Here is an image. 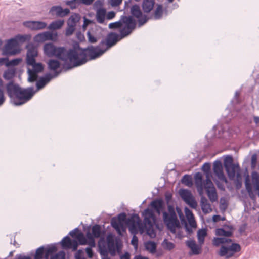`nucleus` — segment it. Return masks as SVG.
I'll return each mask as SVG.
<instances>
[{
  "label": "nucleus",
  "instance_id": "63",
  "mask_svg": "<svg viewBox=\"0 0 259 259\" xmlns=\"http://www.w3.org/2000/svg\"><path fill=\"white\" fill-rule=\"evenodd\" d=\"M122 0H110V3L112 6H118L121 4Z\"/></svg>",
  "mask_w": 259,
  "mask_h": 259
},
{
  "label": "nucleus",
  "instance_id": "41",
  "mask_svg": "<svg viewBox=\"0 0 259 259\" xmlns=\"http://www.w3.org/2000/svg\"><path fill=\"white\" fill-rule=\"evenodd\" d=\"M161 245L163 248L167 250H170L175 247V245L174 243L169 241L167 239H165L162 242Z\"/></svg>",
  "mask_w": 259,
  "mask_h": 259
},
{
  "label": "nucleus",
  "instance_id": "62",
  "mask_svg": "<svg viewBox=\"0 0 259 259\" xmlns=\"http://www.w3.org/2000/svg\"><path fill=\"white\" fill-rule=\"evenodd\" d=\"M185 213L187 219L194 217L192 211L187 207L185 208Z\"/></svg>",
  "mask_w": 259,
  "mask_h": 259
},
{
  "label": "nucleus",
  "instance_id": "4",
  "mask_svg": "<svg viewBox=\"0 0 259 259\" xmlns=\"http://www.w3.org/2000/svg\"><path fill=\"white\" fill-rule=\"evenodd\" d=\"M123 21L127 24L124 29H120V34L112 32L107 35L106 42H104L107 50L115 45L118 41L129 35L134 30V24L130 18H125Z\"/></svg>",
  "mask_w": 259,
  "mask_h": 259
},
{
  "label": "nucleus",
  "instance_id": "45",
  "mask_svg": "<svg viewBox=\"0 0 259 259\" xmlns=\"http://www.w3.org/2000/svg\"><path fill=\"white\" fill-rule=\"evenodd\" d=\"M163 14L162 6L161 5H158L154 11V19L158 20L161 18Z\"/></svg>",
  "mask_w": 259,
  "mask_h": 259
},
{
  "label": "nucleus",
  "instance_id": "55",
  "mask_svg": "<svg viewBox=\"0 0 259 259\" xmlns=\"http://www.w3.org/2000/svg\"><path fill=\"white\" fill-rule=\"evenodd\" d=\"M103 1L101 0L96 1L94 4V8L95 11L99 9H104L102 7L103 6Z\"/></svg>",
  "mask_w": 259,
  "mask_h": 259
},
{
  "label": "nucleus",
  "instance_id": "34",
  "mask_svg": "<svg viewBox=\"0 0 259 259\" xmlns=\"http://www.w3.org/2000/svg\"><path fill=\"white\" fill-rule=\"evenodd\" d=\"M16 72V70L15 68H9L4 72L3 77L7 80H10L14 77Z\"/></svg>",
  "mask_w": 259,
  "mask_h": 259
},
{
  "label": "nucleus",
  "instance_id": "2",
  "mask_svg": "<svg viewBox=\"0 0 259 259\" xmlns=\"http://www.w3.org/2000/svg\"><path fill=\"white\" fill-rule=\"evenodd\" d=\"M51 73H47L36 82V90L33 87L22 89L18 84L9 83L6 87L8 96L12 104L15 106L22 105L30 100L35 93L42 89L53 78Z\"/></svg>",
  "mask_w": 259,
  "mask_h": 259
},
{
  "label": "nucleus",
  "instance_id": "42",
  "mask_svg": "<svg viewBox=\"0 0 259 259\" xmlns=\"http://www.w3.org/2000/svg\"><path fill=\"white\" fill-rule=\"evenodd\" d=\"M215 234L218 236L229 237L231 235L232 232L230 230H226L223 228L216 229Z\"/></svg>",
  "mask_w": 259,
  "mask_h": 259
},
{
  "label": "nucleus",
  "instance_id": "17",
  "mask_svg": "<svg viewBox=\"0 0 259 259\" xmlns=\"http://www.w3.org/2000/svg\"><path fill=\"white\" fill-rule=\"evenodd\" d=\"M23 25L31 30H40L47 28V24L40 21H28L23 22Z\"/></svg>",
  "mask_w": 259,
  "mask_h": 259
},
{
  "label": "nucleus",
  "instance_id": "35",
  "mask_svg": "<svg viewBox=\"0 0 259 259\" xmlns=\"http://www.w3.org/2000/svg\"><path fill=\"white\" fill-rule=\"evenodd\" d=\"M145 247L147 250L151 253H155L156 250L157 245L156 244L151 241H147L145 243Z\"/></svg>",
  "mask_w": 259,
  "mask_h": 259
},
{
  "label": "nucleus",
  "instance_id": "1",
  "mask_svg": "<svg viewBox=\"0 0 259 259\" xmlns=\"http://www.w3.org/2000/svg\"><path fill=\"white\" fill-rule=\"evenodd\" d=\"M43 50L48 57L55 56L63 61V68L66 70L82 65L85 62L84 52L78 44L74 45L72 49L66 51L64 47H57L49 42L44 45Z\"/></svg>",
  "mask_w": 259,
  "mask_h": 259
},
{
  "label": "nucleus",
  "instance_id": "18",
  "mask_svg": "<svg viewBox=\"0 0 259 259\" xmlns=\"http://www.w3.org/2000/svg\"><path fill=\"white\" fill-rule=\"evenodd\" d=\"M47 64L49 69L54 71L53 74H52L53 78L57 77L61 72H65L68 70H65L63 67L62 69H60L58 71L57 69L60 68V63L57 60L50 59L48 61Z\"/></svg>",
  "mask_w": 259,
  "mask_h": 259
},
{
  "label": "nucleus",
  "instance_id": "14",
  "mask_svg": "<svg viewBox=\"0 0 259 259\" xmlns=\"http://www.w3.org/2000/svg\"><path fill=\"white\" fill-rule=\"evenodd\" d=\"M179 193L184 201L191 207L195 208L197 206V203L190 191L181 189Z\"/></svg>",
  "mask_w": 259,
  "mask_h": 259
},
{
  "label": "nucleus",
  "instance_id": "38",
  "mask_svg": "<svg viewBox=\"0 0 259 259\" xmlns=\"http://www.w3.org/2000/svg\"><path fill=\"white\" fill-rule=\"evenodd\" d=\"M207 235V231L205 229L199 230L197 232V238L198 242L200 244H202L204 241V238Z\"/></svg>",
  "mask_w": 259,
  "mask_h": 259
},
{
  "label": "nucleus",
  "instance_id": "3",
  "mask_svg": "<svg viewBox=\"0 0 259 259\" xmlns=\"http://www.w3.org/2000/svg\"><path fill=\"white\" fill-rule=\"evenodd\" d=\"M202 175L200 172H197L194 175L195 183L197 191L200 195L203 194V190H206L209 200L212 202H217L218 199L216 189L210 179H206L203 181Z\"/></svg>",
  "mask_w": 259,
  "mask_h": 259
},
{
  "label": "nucleus",
  "instance_id": "31",
  "mask_svg": "<svg viewBox=\"0 0 259 259\" xmlns=\"http://www.w3.org/2000/svg\"><path fill=\"white\" fill-rule=\"evenodd\" d=\"M64 24V20H57L52 22L47 27V29L51 30H58L61 28Z\"/></svg>",
  "mask_w": 259,
  "mask_h": 259
},
{
  "label": "nucleus",
  "instance_id": "53",
  "mask_svg": "<svg viewBox=\"0 0 259 259\" xmlns=\"http://www.w3.org/2000/svg\"><path fill=\"white\" fill-rule=\"evenodd\" d=\"M75 26L72 25H68V27L66 30L65 35L70 36L73 34L75 30Z\"/></svg>",
  "mask_w": 259,
  "mask_h": 259
},
{
  "label": "nucleus",
  "instance_id": "19",
  "mask_svg": "<svg viewBox=\"0 0 259 259\" xmlns=\"http://www.w3.org/2000/svg\"><path fill=\"white\" fill-rule=\"evenodd\" d=\"M60 243L64 249H72L73 251H75L77 249L78 242L77 240H72L68 236L64 237Z\"/></svg>",
  "mask_w": 259,
  "mask_h": 259
},
{
  "label": "nucleus",
  "instance_id": "10",
  "mask_svg": "<svg viewBox=\"0 0 259 259\" xmlns=\"http://www.w3.org/2000/svg\"><path fill=\"white\" fill-rule=\"evenodd\" d=\"M224 164L228 177L230 179H234L236 175H237V177H239V171L240 170L239 165L233 163L232 156L229 155L226 156L224 158Z\"/></svg>",
  "mask_w": 259,
  "mask_h": 259
},
{
  "label": "nucleus",
  "instance_id": "13",
  "mask_svg": "<svg viewBox=\"0 0 259 259\" xmlns=\"http://www.w3.org/2000/svg\"><path fill=\"white\" fill-rule=\"evenodd\" d=\"M126 214L124 213H121L118 216V219H112L111 220L112 226L116 230L118 234L120 235L122 234V233L125 232L126 227L124 224V223L127 220H126Z\"/></svg>",
  "mask_w": 259,
  "mask_h": 259
},
{
  "label": "nucleus",
  "instance_id": "24",
  "mask_svg": "<svg viewBox=\"0 0 259 259\" xmlns=\"http://www.w3.org/2000/svg\"><path fill=\"white\" fill-rule=\"evenodd\" d=\"M200 206L202 212L204 214H208L212 211L211 205L208 200L204 196L201 197Z\"/></svg>",
  "mask_w": 259,
  "mask_h": 259
},
{
  "label": "nucleus",
  "instance_id": "11",
  "mask_svg": "<svg viewBox=\"0 0 259 259\" xmlns=\"http://www.w3.org/2000/svg\"><path fill=\"white\" fill-rule=\"evenodd\" d=\"M240 246L237 243H231L230 245H221L218 254L221 257L229 258L235 254V252L240 251Z\"/></svg>",
  "mask_w": 259,
  "mask_h": 259
},
{
  "label": "nucleus",
  "instance_id": "49",
  "mask_svg": "<svg viewBox=\"0 0 259 259\" xmlns=\"http://www.w3.org/2000/svg\"><path fill=\"white\" fill-rule=\"evenodd\" d=\"M87 239L88 240V245L91 247H95V241L94 239V237L90 232H88L87 233Z\"/></svg>",
  "mask_w": 259,
  "mask_h": 259
},
{
  "label": "nucleus",
  "instance_id": "37",
  "mask_svg": "<svg viewBox=\"0 0 259 259\" xmlns=\"http://www.w3.org/2000/svg\"><path fill=\"white\" fill-rule=\"evenodd\" d=\"M56 251L57 248L55 245H51L45 248V258L48 259L50 255Z\"/></svg>",
  "mask_w": 259,
  "mask_h": 259
},
{
  "label": "nucleus",
  "instance_id": "52",
  "mask_svg": "<svg viewBox=\"0 0 259 259\" xmlns=\"http://www.w3.org/2000/svg\"><path fill=\"white\" fill-rule=\"evenodd\" d=\"M202 170L206 174V179L210 178V165L208 163H204L202 167Z\"/></svg>",
  "mask_w": 259,
  "mask_h": 259
},
{
  "label": "nucleus",
  "instance_id": "16",
  "mask_svg": "<svg viewBox=\"0 0 259 259\" xmlns=\"http://www.w3.org/2000/svg\"><path fill=\"white\" fill-rule=\"evenodd\" d=\"M132 15L138 19L139 27H141L148 21V18L145 15H143L140 7L135 5L131 8Z\"/></svg>",
  "mask_w": 259,
  "mask_h": 259
},
{
  "label": "nucleus",
  "instance_id": "43",
  "mask_svg": "<svg viewBox=\"0 0 259 259\" xmlns=\"http://www.w3.org/2000/svg\"><path fill=\"white\" fill-rule=\"evenodd\" d=\"M76 240L78 241V244H79L81 245H88L87 239L82 232L77 234Z\"/></svg>",
  "mask_w": 259,
  "mask_h": 259
},
{
  "label": "nucleus",
  "instance_id": "44",
  "mask_svg": "<svg viewBox=\"0 0 259 259\" xmlns=\"http://www.w3.org/2000/svg\"><path fill=\"white\" fill-rule=\"evenodd\" d=\"M181 182L186 186L191 187L193 185L192 177L189 175H185L183 177Z\"/></svg>",
  "mask_w": 259,
  "mask_h": 259
},
{
  "label": "nucleus",
  "instance_id": "26",
  "mask_svg": "<svg viewBox=\"0 0 259 259\" xmlns=\"http://www.w3.org/2000/svg\"><path fill=\"white\" fill-rule=\"evenodd\" d=\"M37 55V49L34 47L28 49L27 53V64H32L35 61V57Z\"/></svg>",
  "mask_w": 259,
  "mask_h": 259
},
{
  "label": "nucleus",
  "instance_id": "15",
  "mask_svg": "<svg viewBox=\"0 0 259 259\" xmlns=\"http://www.w3.org/2000/svg\"><path fill=\"white\" fill-rule=\"evenodd\" d=\"M58 38L57 32L45 31L38 33L34 38V40L37 42H42L46 41H56Z\"/></svg>",
  "mask_w": 259,
  "mask_h": 259
},
{
  "label": "nucleus",
  "instance_id": "50",
  "mask_svg": "<svg viewBox=\"0 0 259 259\" xmlns=\"http://www.w3.org/2000/svg\"><path fill=\"white\" fill-rule=\"evenodd\" d=\"M21 60L22 59L20 58L14 59L10 61L8 60L6 63V66L7 67L16 66L19 64Z\"/></svg>",
  "mask_w": 259,
  "mask_h": 259
},
{
  "label": "nucleus",
  "instance_id": "28",
  "mask_svg": "<svg viewBox=\"0 0 259 259\" xmlns=\"http://www.w3.org/2000/svg\"><path fill=\"white\" fill-rule=\"evenodd\" d=\"M232 240L230 239L225 237L214 238L213 239V244L214 246H218L220 245H230Z\"/></svg>",
  "mask_w": 259,
  "mask_h": 259
},
{
  "label": "nucleus",
  "instance_id": "46",
  "mask_svg": "<svg viewBox=\"0 0 259 259\" xmlns=\"http://www.w3.org/2000/svg\"><path fill=\"white\" fill-rule=\"evenodd\" d=\"M245 185L246 187V189L249 194V197L251 199H253L254 198V194L252 192V187L251 186V184L250 183L249 180L248 178H246L245 181Z\"/></svg>",
  "mask_w": 259,
  "mask_h": 259
},
{
  "label": "nucleus",
  "instance_id": "56",
  "mask_svg": "<svg viewBox=\"0 0 259 259\" xmlns=\"http://www.w3.org/2000/svg\"><path fill=\"white\" fill-rule=\"evenodd\" d=\"M100 253L102 256V259L106 257L107 258H110L108 256V251L105 248H102L100 247Z\"/></svg>",
  "mask_w": 259,
  "mask_h": 259
},
{
  "label": "nucleus",
  "instance_id": "22",
  "mask_svg": "<svg viewBox=\"0 0 259 259\" xmlns=\"http://www.w3.org/2000/svg\"><path fill=\"white\" fill-rule=\"evenodd\" d=\"M213 172L218 179L223 181H226L225 176L223 171L221 162L220 161H215L213 163Z\"/></svg>",
  "mask_w": 259,
  "mask_h": 259
},
{
  "label": "nucleus",
  "instance_id": "30",
  "mask_svg": "<svg viewBox=\"0 0 259 259\" xmlns=\"http://www.w3.org/2000/svg\"><path fill=\"white\" fill-rule=\"evenodd\" d=\"M103 30L101 27L97 25H94L90 28L88 32H91V34L95 35L96 37L100 39L102 36Z\"/></svg>",
  "mask_w": 259,
  "mask_h": 259
},
{
  "label": "nucleus",
  "instance_id": "51",
  "mask_svg": "<svg viewBox=\"0 0 259 259\" xmlns=\"http://www.w3.org/2000/svg\"><path fill=\"white\" fill-rule=\"evenodd\" d=\"M87 36L88 37V41L92 44L96 43L98 41V40L100 39L97 37H96L95 35H93V34H91V32H87Z\"/></svg>",
  "mask_w": 259,
  "mask_h": 259
},
{
  "label": "nucleus",
  "instance_id": "21",
  "mask_svg": "<svg viewBox=\"0 0 259 259\" xmlns=\"http://www.w3.org/2000/svg\"><path fill=\"white\" fill-rule=\"evenodd\" d=\"M70 10L67 9H62L61 6H53L49 11V13L52 15H56L57 17H64L67 15Z\"/></svg>",
  "mask_w": 259,
  "mask_h": 259
},
{
  "label": "nucleus",
  "instance_id": "40",
  "mask_svg": "<svg viewBox=\"0 0 259 259\" xmlns=\"http://www.w3.org/2000/svg\"><path fill=\"white\" fill-rule=\"evenodd\" d=\"M65 4L72 9H76L81 5L80 0H66Z\"/></svg>",
  "mask_w": 259,
  "mask_h": 259
},
{
  "label": "nucleus",
  "instance_id": "12",
  "mask_svg": "<svg viewBox=\"0 0 259 259\" xmlns=\"http://www.w3.org/2000/svg\"><path fill=\"white\" fill-rule=\"evenodd\" d=\"M31 66V68H28L27 73L28 74V80L32 82L36 80L38 77V73L41 72L44 70V66L40 63H36L35 61L32 64H27Z\"/></svg>",
  "mask_w": 259,
  "mask_h": 259
},
{
  "label": "nucleus",
  "instance_id": "29",
  "mask_svg": "<svg viewBox=\"0 0 259 259\" xmlns=\"http://www.w3.org/2000/svg\"><path fill=\"white\" fill-rule=\"evenodd\" d=\"M251 183L259 196V175L257 172L254 171L252 173Z\"/></svg>",
  "mask_w": 259,
  "mask_h": 259
},
{
  "label": "nucleus",
  "instance_id": "60",
  "mask_svg": "<svg viewBox=\"0 0 259 259\" xmlns=\"http://www.w3.org/2000/svg\"><path fill=\"white\" fill-rule=\"evenodd\" d=\"M93 247H91L89 246V247H88L85 248V251L87 252V254L88 255V256L90 258H92L93 256V252L92 249V248Z\"/></svg>",
  "mask_w": 259,
  "mask_h": 259
},
{
  "label": "nucleus",
  "instance_id": "54",
  "mask_svg": "<svg viewBox=\"0 0 259 259\" xmlns=\"http://www.w3.org/2000/svg\"><path fill=\"white\" fill-rule=\"evenodd\" d=\"M65 253L63 251H60L55 255L52 256L50 259H65Z\"/></svg>",
  "mask_w": 259,
  "mask_h": 259
},
{
  "label": "nucleus",
  "instance_id": "33",
  "mask_svg": "<svg viewBox=\"0 0 259 259\" xmlns=\"http://www.w3.org/2000/svg\"><path fill=\"white\" fill-rule=\"evenodd\" d=\"M107 244L109 252H110L112 255L114 254L116 251V246L114 239L112 237L110 236L107 237Z\"/></svg>",
  "mask_w": 259,
  "mask_h": 259
},
{
  "label": "nucleus",
  "instance_id": "47",
  "mask_svg": "<svg viewBox=\"0 0 259 259\" xmlns=\"http://www.w3.org/2000/svg\"><path fill=\"white\" fill-rule=\"evenodd\" d=\"M92 234L94 238H98L101 235V227L98 225H95L93 226L92 229Z\"/></svg>",
  "mask_w": 259,
  "mask_h": 259
},
{
  "label": "nucleus",
  "instance_id": "32",
  "mask_svg": "<svg viewBox=\"0 0 259 259\" xmlns=\"http://www.w3.org/2000/svg\"><path fill=\"white\" fill-rule=\"evenodd\" d=\"M155 4L154 0H143L142 8L144 12L149 13L152 10Z\"/></svg>",
  "mask_w": 259,
  "mask_h": 259
},
{
  "label": "nucleus",
  "instance_id": "57",
  "mask_svg": "<svg viewBox=\"0 0 259 259\" xmlns=\"http://www.w3.org/2000/svg\"><path fill=\"white\" fill-rule=\"evenodd\" d=\"M83 252L82 250H78L75 254V259H86L83 255Z\"/></svg>",
  "mask_w": 259,
  "mask_h": 259
},
{
  "label": "nucleus",
  "instance_id": "20",
  "mask_svg": "<svg viewBox=\"0 0 259 259\" xmlns=\"http://www.w3.org/2000/svg\"><path fill=\"white\" fill-rule=\"evenodd\" d=\"M125 18H130L131 19L132 23H133L134 24V28H135V26H136V22H135V20L133 18V17L132 16H122L121 17V19L119 21L110 23L109 25V28L110 29H115V28H120L121 29H124L126 27V25H127L126 24H127V23H125L124 22V21H123L124 20Z\"/></svg>",
  "mask_w": 259,
  "mask_h": 259
},
{
  "label": "nucleus",
  "instance_id": "25",
  "mask_svg": "<svg viewBox=\"0 0 259 259\" xmlns=\"http://www.w3.org/2000/svg\"><path fill=\"white\" fill-rule=\"evenodd\" d=\"M150 206L159 215L164 209V204L162 200L157 199L152 201L150 203Z\"/></svg>",
  "mask_w": 259,
  "mask_h": 259
},
{
  "label": "nucleus",
  "instance_id": "5",
  "mask_svg": "<svg viewBox=\"0 0 259 259\" xmlns=\"http://www.w3.org/2000/svg\"><path fill=\"white\" fill-rule=\"evenodd\" d=\"M27 35H18L8 40L3 49V55H14L20 52V46L28 39Z\"/></svg>",
  "mask_w": 259,
  "mask_h": 259
},
{
  "label": "nucleus",
  "instance_id": "48",
  "mask_svg": "<svg viewBox=\"0 0 259 259\" xmlns=\"http://www.w3.org/2000/svg\"><path fill=\"white\" fill-rule=\"evenodd\" d=\"M44 254H45V247L41 246L36 249L34 255V259H42Z\"/></svg>",
  "mask_w": 259,
  "mask_h": 259
},
{
  "label": "nucleus",
  "instance_id": "8",
  "mask_svg": "<svg viewBox=\"0 0 259 259\" xmlns=\"http://www.w3.org/2000/svg\"><path fill=\"white\" fill-rule=\"evenodd\" d=\"M128 230L132 234H137L139 232L143 233L144 227L139 217L134 214L128 218L126 221Z\"/></svg>",
  "mask_w": 259,
  "mask_h": 259
},
{
  "label": "nucleus",
  "instance_id": "9",
  "mask_svg": "<svg viewBox=\"0 0 259 259\" xmlns=\"http://www.w3.org/2000/svg\"><path fill=\"white\" fill-rule=\"evenodd\" d=\"M104 45V42L102 41L99 46L97 47L91 46L89 47L87 49L80 48L83 51V53L85 56V63L88 61V57L89 58V60L95 59L101 56H102L106 51L107 49H102L101 47Z\"/></svg>",
  "mask_w": 259,
  "mask_h": 259
},
{
  "label": "nucleus",
  "instance_id": "36",
  "mask_svg": "<svg viewBox=\"0 0 259 259\" xmlns=\"http://www.w3.org/2000/svg\"><path fill=\"white\" fill-rule=\"evenodd\" d=\"M191 228L189 227L187 224L186 223L185 228L186 231L188 233H191L192 232V228H195L196 227V223L194 217L187 219Z\"/></svg>",
  "mask_w": 259,
  "mask_h": 259
},
{
  "label": "nucleus",
  "instance_id": "39",
  "mask_svg": "<svg viewBox=\"0 0 259 259\" xmlns=\"http://www.w3.org/2000/svg\"><path fill=\"white\" fill-rule=\"evenodd\" d=\"M80 17L79 14H74L69 17L67 24L76 26V23L80 20Z\"/></svg>",
  "mask_w": 259,
  "mask_h": 259
},
{
  "label": "nucleus",
  "instance_id": "61",
  "mask_svg": "<svg viewBox=\"0 0 259 259\" xmlns=\"http://www.w3.org/2000/svg\"><path fill=\"white\" fill-rule=\"evenodd\" d=\"M133 236L132 237V239L131 240V244L135 247H137L138 245V239L137 236H136V234H133Z\"/></svg>",
  "mask_w": 259,
  "mask_h": 259
},
{
  "label": "nucleus",
  "instance_id": "58",
  "mask_svg": "<svg viewBox=\"0 0 259 259\" xmlns=\"http://www.w3.org/2000/svg\"><path fill=\"white\" fill-rule=\"evenodd\" d=\"M81 232L80 230L77 228H75L73 230L69 232V235L73 238H74L76 239V235L78 233Z\"/></svg>",
  "mask_w": 259,
  "mask_h": 259
},
{
  "label": "nucleus",
  "instance_id": "23",
  "mask_svg": "<svg viewBox=\"0 0 259 259\" xmlns=\"http://www.w3.org/2000/svg\"><path fill=\"white\" fill-rule=\"evenodd\" d=\"M95 18L97 22L101 24L106 25V10L99 9L96 11Z\"/></svg>",
  "mask_w": 259,
  "mask_h": 259
},
{
  "label": "nucleus",
  "instance_id": "27",
  "mask_svg": "<svg viewBox=\"0 0 259 259\" xmlns=\"http://www.w3.org/2000/svg\"><path fill=\"white\" fill-rule=\"evenodd\" d=\"M187 246L190 248L192 254H199L200 253V247H199L194 240H189L186 241Z\"/></svg>",
  "mask_w": 259,
  "mask_h": 259
},
{
  "label": "nucleus",
  "instance_id": "59",
  "mask_svg": "<svg viewBox=\"0 0 259 259\" xmlns=\"http://www.w3.org/2000/svg\"><path fill=\"white\" fill-rule=\"evenodd\" d=\"M115 16V12L113 11L108 12V13L106 12V21L112 19Z\"/></svg>",
  "mask_w": 259,
  "mask_h": 259
},
{
  "label": "nucleus",
  "instance_id": "6",
  "mask_svg": "<svg viewBox=\"0 0 259 259\" xmlns=\"http://www.w3.org/2000/svg\"><path fill=\"white\" fill-rule=\"evenodd\" d=\"M167 211H162L163 221L170 231L175 234L176 229L180 226V222L177 218L175 208L173 206L169 205Z\"/></svg>",
  "mask_w": 259,
  "mask_h": 259
},
{
  "label": "nucleus",
  "instance_id": "7",
  "mask_svg": "<svg viewBox=\"0 0 259 259\" xmlns=\"http://www.w3.org/2000/svg\"><path fill=\"white\" fill-rule=\"evenodd\" d=\"M142 215L144 217L143 225L144 231H146L151 238L155 237L156 233L154 227L156 224V219L153 211L149 208H147L142 212Z\"/></svg>",
  "mask_w": 259,
  "mask_h": 259
},
{
  "label": "nucleus",
  "instance_id": "64",
  "mask_svg": "<svg viewBox=\"0 0 259 259\" xmlns=\"http://www.w3.org/2000/svg\"><path fill=\"white\" fill-rule=\"evenodd\" d=\"M5 101L4 94L3 89H0V106H1Z\"/></svg>",
  "mask_w": 259,
  "mask_h": 259
}]
</instances>
